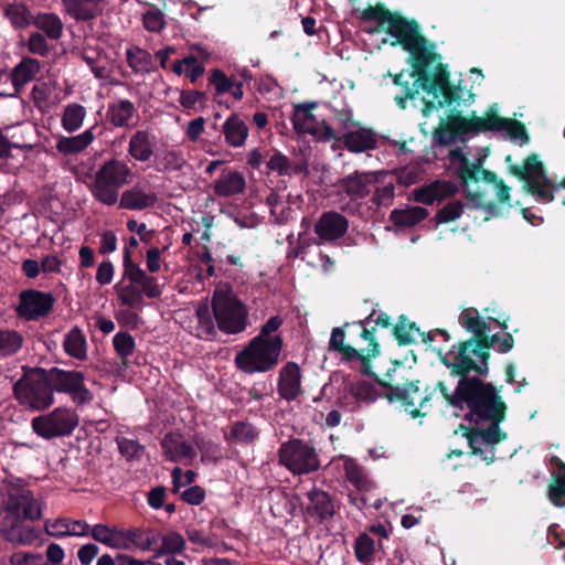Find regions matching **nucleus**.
Masks as SVG:
<instances>
[{
	"mask_svg": "<svg viewBox=\"0 0 565 565\" xmlns=\"http://www.w3.org/2000/svg\"><path fill=\"white\" fill-rule=\"evenodd\" d=\"M132 179L134 172L126 160L117 158L105 160L95 172L92 194L105 205H115L118 202L119 190L129 184Z\"/></svg>",
	"mask_w": 565,
	"mask_h": 565,
	"instance_id": "6",
	"label": "nucleus"
},
{
	"mask_svg": "<svg viewBox=\"0 0 565 565\" xmlns=\"http://www.w3.org/2000/svg\"><path fill=\"white\" fill-rule=\"evenodd\" d=\"M349 230V220L337 211L323 212L315 223L313 231L319 244H335Z\"/></svg>",
	"mask_w": 565,
	"mask_h": 565,
	"instance_id": "17",
	"label": "nucleus"
},
{
	"mask_svg": "<svg viewBox=\"0 0 565 565\" xmlns=\"http://www.w3.org/2000/svg\"><path fill=\"white\" fill-rule=\"evenodd\" d=\"M40 70L41 62L39 60L30 56H23L21 61L12 68L9 75L15 94L21 93L23 87L35 78Z\"/></svg>",
	"mask_w": 565,
	"mask_h": 565,
	"instance_id": "27",
	"label": "nucleus"
},
{
	"mask_svg": "<svg viewBox=\"0 0 565 565\" xmlns=\"http://www.w3.org/2000/svg\"><path fill=\"white\" fill-rule=\"evenodd\" d=\"M164 457L173 462L191 463L196 456L195 448L189 444L182 435L177 433L167 434L162 441Z\"/></svg>",
	"mask_w": 565,
	"mask_h": 565,
	"instance_id": "21",
	"label": "nucleus"
},
{
	"mask_svg": "<svg viewBox=\"0 0 565 565\" xmlns=\"http://www.w3.org/2000/svg\"><path fill=\"white\" fill-rule=\"evenodd\" d=\"M132 548L147 552L159 541V534L151 529L131 527L128 529Z\"/></svg>",
	"mask_w": 565,
	"mask_h": 565,
	"instance_id": "46",
	"label": "nucleus"
},
{
	"mask_svg": "<svg viewBox=\"0 0 565 565\" xmlns=\"http://www.w3.org/2000/svg\"><path fill=\"white\" fill-rule=\"evenodd\" d=\"M221 132L230 147L239 148L245 145L249 128L238 114L232 113L222 125Z\"/></svg>",
	"mask_w": 565,
	"mask_h": 565,
	"instance_id": "29",
	"label": "nucleus"
},
{
	"mask_svg": "<svg viewBox=\"0 0 565 565\" xmlns=\"http://www.w3.org/2000/svg\"><path fill=\"white\" fill-rule=\"evenodd\" d=\"M482 132L481 117L472 111L469 118L462 116V111L454 107L447 119H441L439 126L433 132V145L446 147L457 141L465 135H479Z\"/></svg>",
	"mask_w": 565,
	"mask_h": 565,
	"instance_id": "13",
	"label": "nucleus"
},
{
	"mask_svg": "<svg viewBox=\"0 0 565 565\" xmlns=\"http://www.w3.org/2000/svg\"><path fill=\"white\" fill-rule=\"evenodd\" d=\"M465 204L459 200L448 202L438 210L434 216L436 225L449 223L459 218L463 212Z\"/></svg>",
	"mask_w": 565,
	"mask_h": 565,
	"instance_id": "53",
	"label": "nucleus"
},
{
	"mask_svg": "<svg viewBox=\"0 0 565 565\" xmlns=\"http://www.w3.org/2000/svg\"><path fill=\"white\" fill-rule=\"evenodd\" d=\"M49 535L54 537L64 536H87L90 525L83 520H73L70 518H60L56 520H46L44 524Z\"/></svg>",
	"mask_w": 565,
	"mask_h": 565,
	"instance_id": "24",
	"label": "nucleus"
},
{
	"mask_svg": "<svg viewBox=\"0 0 565 565\" xmlns=\"http://www.w3.org/2000/svg\"><path fill=\"white\" fill-rule=\"evenodd\" d=\"M34 15L28 4L14 1L3 7V17L14 30H24L32 25Z\"/></svg>",
	"mask_w": 565,
	"mask_h": 565,
	"instance_id": "34",
	"label": "nucleus"
},
{
	"mask_svg": "<svg viewBox=\"0 0 565 565\" xmlns=\"http://www.w3.org/2000/svg\"><path fill=\"white\" fill-rule=\"evenodd\" d=\"M196 327L195 333L199 338L211 340L214 338L216 330L214 326V319L211 310L206 303H202L198 307L196 312Z\"/></svg>",
	"mask_w": 565,
	"mask_h": 565,
	"instance_id": "45",
	"label": "nucleus"
},
{
	"mask_svg": "<svg viewBox=\"0 0 565 565\" xmlns=\"http://www.w3.org/2000/svg\"><path fill=\"white\" fill-rule=\"evenodd\" d=\"M460 323L466 330L475 334L472 340H482L489 343L488 332L490 331V326L486 320L480 318L477 309L469 308L463 310L460 316Z\"/></svg>",
	"mask_w": 565,
	"mask_h": 565,
	"instance_id": "39",
	"label": "nucleus"
},
{
	"mask_svg": "<svg viewBox=\"0 0 565 565\" xmlns=\"http://www.w3.org/2000/svg\"><path fill=\"white\" fill-rule=\"evenodd\" d=\"M77 413L68 407H56L52 412L36 416L31 422L32 430L46 440L70 436L78 425Z\"/></svg>",
	"mask_w": 565,
	"mask_h": 565,
	"instance_id": "14",
	"label": "nucleus"
},
{
	"mask_svg": "<svg viewBox=\"0 0 565 565\" xmlns=\"http://www.w3.org/2000/svg\"><path fill=\"white\" fill-rule=\"evenodd\" d=\"M164 550L169 554L181 553L184 550L185 541L181 534L177 532L168 533L161 539Z\"/></svg>",
	"mask_w": 565,
	"mask_h": 565,
	"instance_id": "64",
	"label": "nucleus"
},
{
	"mask_svg": "<svg viewBox=\"0 0 565 565\" xmlns=\"http://www.w3.org/2000/svg\"><path fill=\"white\" fill-rule=\"evenodd\" d=\"M156 136L147 129L136 130L129 138L127 152L138 162H147L154 154Z\"/></svg>",
	"mask_w": 565,
	"mask_h": 565,
	"instance_id": "23",
	"label": "nucleus"
},
{
	"mask_svg": "<svg viewBox=\"0 0 565 565\" xmlns=\"http://www.w3.org/2000/svg\"><path fill=\"white\" fill-rule=\"evenodd\" d=\"M341 141L350 152H364L376 148L377 140L372 129L358 127L341 135Z\"/></svg>",
	"mask_w": 565,
	"mask_h": 565,
	"instance_id": "28",
	"label": "nucleus"
},
{
	"mask_svg": "<svg viewBox=\"0 0 565 565\" xmlns=\"http://www.w3.org/2000/svg\"><path fill=\"white\" fill-rule=\"evenodd\" d=\"M104 0H62L65 12L78 22L95 20L102 14L100 3Z\"/></svg>",
	"mask_w": 565,
	"mask_h": 565,
	"instance_id": "30",
	"label": "nucleus"
},
{
	"mask_svg": "<svg viewBox=\"0 0 565 565\" xmlns=\"http://www.w3.org/2000/svg\"><path fill=\"white\" fill-rule=\"evenodd\" d=\"M455 192L456 186L452 183L438 180L430 184L414 189L412 198L418 203L433 204L434 202H439L451 196Z\"/></svg>",
	"mask_w": 565,
	"mask_h": 565,
	"instance_id": "26",
	"label": "nucleus"
},
{
	"mask_svg": "<svg viewBox=\"0 0 565 565\" xmlns=\"http://www.w3.org/2000/svg\"><path fill=\"white\" fill-rule=\"evenodd\" d=\"M429 215L428 210L418 205H407L391 212L390 220L399 227H412Z\"/></svg>",
	"mask_w": 565,
	"mask_h": 565,
	"instance_id": "38",
	"label": "nucleus"
},
{
	"mask_svg": "<svg viewBox=\"0 0 565 565\" xmlns=\"http://www.w3.org/2000/svg\"><path fill=\"white\" fill-rule=\"evenodd\" d=\"M490 344L484 341L468 340L446 353L443 361L452 373L468 376L470 372L486 376L489 372Z\"/></svg>",
	"mask_w": 565,
	"mask_h": 565,
	"instance_id": "7",
	"label": "nucleus"
},
{
	"mask_svg": "<svg viewBox=\"0 0 565 565\" xmlns=\"http://www.w3.org/2000/svg\"><path fill=\"white\" fill-rule=\"evenodd\" d=\"M309 503L306 507L307 513L322 522L331 519L335 513V505L331 495L320 489H312L307 493Z\"/></svg>",
	"mask_w": 565,
	"mask_h": 565,
	"instance_id": "25",
	"label": "nucleus"
},
{
	"mask_svg": "<svg viewBox=\"0 0 565 565\" xmlns=\"http://www.w3.org/2000/svg\"><path fill=\"white\" fill-rule=\"evenodd\" d=\"M136 107L129 99L111 103L107 108V119L115 127H129L136 115Z\"/></svg>",
	"mask_w": 565,
	"mask_h": 565,
	"instance_id": "37",
	"label": "nucleus"
},
{
	"mask_svg": "<svg viewBox=\"0 0 565 565\" xmlns=\"http://www.w3.org/2000/svg\"><path fill=\"white\" fill-rule=\"evenodd\" d=\"M117 527H110L106 524L98 523L90 527V536L98 543L109 547Z\"/></svg>",
	"mask_w": 565,
	"mask_h": 565,
	"instance_id": "63",
	"label": "nucleus"
},
{
	"mask_svg": "<svg viewBox=\"0 0 565 565\" xmlns=\"http://www.w3.org/2000/svg\"><path fill=\"white\" fill-rule=\"evenodd\" d=\"M23 345V337L15 330L0 329V358L14 355Z\"/></svg>",
	"mask_w": 565,
	"mask_h": 565,
	"instance_id": "48",
	"label": "nucleus"
},
{
	"mask_svg": "<svg viewBox=\"0 0 565 565\" xmlns=\"http://www.w3.org/2000/svg\"><path fill=\"white\" fill-rule=\"evenodd\" d=\"M559 469L563 472L554 477V481L548 486L547 495L553 504L557 507H565V463H559Z\"/></svg>",
	"mask_w": 565,
	"mask_h": 565,
	"instance_id": "52",
	"label": "nucleus"
},
{
	"mask_svg": "<svg viewBox=\"0 0 565 565\" xmlns=\"http://www.w3.org/2000/svg\"><path fill=\"white\" fill-rule=\"evenodd\" d=\"M13 394L20 405L43 412L54 404V393L46 369L23 367V375L13 384Z\"/></svg>",
	"mask_w": 565,
	"mask_h": 565,
	"instance_id": "5",
	"label": "nucleus"
},
{
	"mask_svg": "<svg viewBox=\"0 0 565 565\" xmlns=\"http://www.w3.org/2000/svg\"><path fill=\"white\" fill-rule=\"evenodd\" d=\"M234 79L228 77L222 70L214 68L209 76V85L215 89V95L220 96L228 93L233 88Z\"/></svg>",
	"mask_w": 565,
	"mask_h": 565,
	"instance_id": "56",
	"label": "nucleus"
},
{
	"mask_svg": "<svg viewBox=\"0 0 565 565\" xmlns=\"http://www.w3.org/2000/svg\"><path fill=\"white\" fill-rule=\"evenodd\" d=\"M493 405L490 415L470 416V413L466 414V419L476 425H480L483 422H488L489 426L486 429L475 428L470 429L465 436L468 439L469 446L475 455H481L484 460L493 461V446L507 438V434L501 431L499 424L505 417L507 406L501 399L499 393L494 394L493 402L489 403Z\"/></svg>",
	"mask_w": 565,
	"mask_h": 565,
	"instance_id": "4",
	"label": "nucleus"
},
{
	"mask_svg": "<svg viewBox=\"0 0 565 565\" xmlns=\"http://www.w3.org/2000/svg\"><path fill=\"white\" fill-rule=\"evenodd\" d=\"M42 516L40 502L28 489L10 492L0 512V534L9 542L18 545H30L36 540L34 529L24 520H38Z\"/></svg>",
	"mask_w": 565,
	"mask_h": 565,
	"instance_id": "2",
	"label": "nucleus"
},
{
	"mask_svg": "<svg viewBox=\"0 0 565 565\" xmlns=\"http://www.w3.org/2000/svg\"><path fill=\"white\" fill-rule=\"evenodd\" d=\"M282 338L278 334L273 340L255 337L249 344L236 354L235 362L239 370L252 374L273 370L279 362Z\"/></svg>",
	"mask_w": 565,
	"mask_h": 565,
	"instance_id": "8",
	"label": "nucleus"
},
{
	"mask_svg": "<svg viewBox=\"0 0 565 565\" xmlns=\"http://www.w3.org/2000/svg\"><path fill=\"white\" fill-rule=\"evenodd\" d=\"M257 438V428L248 422H235L231 427L230 439L235 443L253 444Z\"/></svg>",
	"mask_w": 565,
	"mask_h": 565,
	"instance_id": "50",
	"label": "nucleus"
},
{
	"mask_svg": "<svg viewBox=\"0 0 565 565\" xmlns=\"http://www.w3.org/2000/svg\"><path fill=\"white\" fill-rule=\"evenodd\" d=\"M350 391L358 401L365 403H372L379 396L375 385L367 381L355 382L351 385Z\"/></svg>",
	"mask_w": 565,
	"mask_h": 565,
	"instance_id": "57",
	"label": "nucleus"
},
{
	"mask_svg": "<svg viewBox=\"0 0 565 565\" xmlns=\"http://www.w3.org/2000/svg\"><path fill=\"white\" fill-rule=\"evenodd\" d=\"M386 387L385 395L390 402H399L405 412L414 418L425 416L428 412V402L430 395L425 394L419 388V381L408 382L404 384L391 385L381 383Z\"/></svg>",
	"mask_w": 565,
	"mask_h": 565,
	"instance_id": "16",
	"label": "nucleus"
},
{
	"mask_svg": "<svg viewBox=\"0 0 565 565\" xmlns=\"http://www.w3.org/2000/svg\"><path fill=\"white\" fill-rule=\"evenodd\" d=\"M116 443L118 445L119 452L128 461L139 460L145 454V446L135 439L117 437Z\"/></svg>",
	"mask_w": 565,
	"mask_h": 565,
	"instance_id": "54",
	"label": "nucleus"
},
{
	"mask_svg": "<svg viewBox=\"0 0 565 565\" xmlns=\"http://www.w3.org/2000/svg\"><path fill=\"white\" fill-rule=\"evenodd\" d=\"M53 393L70 394L73 402L84 405L93 399L92 392L85 386V376L79 371H66L60 367L46 370Z\"/></svg>",
	"mask_w": 565,
	"mask_h": 565,
	"instance_id": "15",
	"label": "nucleus"
},
{
	"mask_svg": "<svg viewBox=\"0 0 565 565\" xmlns=\"http://www.w3.org/2000/svg\"><path fill=\"white\" fill-rule=\"evenodd\" d=\"M137 2L148 7V9L142 13L141 18L142 25L148 32L160 33L166 29L167 21L163 13V7L159 8L158 6L146 0H137Z\"/></svg>",
	"mask_w": 565,
	"mask_h": 565,
	"instance_id": "43",
	"label": "nucleus"
},
{
	"mask_svg": "<svg viewBox=\"0 0 565 565\" xmlns=\"http://www.w3.org/2000/svg\"><path fill=\"white\" fill-rule=\"evenodd\" d=\"M277 457L279 465L295 476L308 475L320 468L317 449L299 438L282 443Z\"/></svg>",
	"mask_w": 565,
	"mask_h": 565,
	"instance_id": "10",
	"label": "nucleus"
},
{
	"mask_svg": "<svg viewBox=\"0 0 565 565\" xmlns=\"http://www.w3.org/2000/svg\"><path fill=\"white\" fill-rule=\"evenodd\" d=\"M118 296L124 305L132 309H141L145 306L143 292L131 281L118 289Z\"/></svg>",
	"mask_w": 565,
	"mask_h": 565,
	"instance_id": "51",
	"label": "nucleus"
},
{
	"mask_svg": "<svg viewBox=\"0 0 565 565\" xmlns=\"http://www.w3.org/2000/svg\"><path fill=\"white\" fill-rule=\"evenodd\" d=\"M436 388L440 391L448 405L460 409L466 405L470 416L479 417L492 413L493 405L488 403L493 402V396L498 393L492 384L484 383L476 376H461L454 392H450L443 382H438Z\"/></svg>",
	"mask_w": 565,
	"mask_h": 565,
	"instance_id": "3",
	"label": "nucleus"
},
{
	"mask_svg": "<svg viewBox=\"0 0 565 565\" xmlns=\"http://www.w3.org/2000/svg\"><path fill=\"white\" fill-rule=\"evenodd\" d=\"M347 480L360 492H370L375 484L365 469L350 457H342Z\"/></svg>",
	"mask_w": 565,
	"mask_h": 565,
	"instance_id": "32",
	"label": "nucleus"
},
{
	"mask_svg": "<svg viewBox=\"0 0 565 565\" xmlns=\"http://www.w3.org/2000/svg\"><path fill=\"white\" fill-rule=\"evenodd\" d=\"M157 202L154 193H146L139 188H131L121 193L119 207L130 211H141L152 207Z\"/></svg>",
	"mask_w": 565,
	"mask_h": 565,
	"instance_id": "35",
	"label": "nucleus"
},
{
	"mask_svg": "<svg viewBox=\"0 0 565 565\" xmlns=\"http://www.w3.org/2000/svg\"><path fill=\"white\" fill-rule=\"evenodd\" d=\"M481 128L482 132L505 131L511 139H520L524 143L529 142L530 139L523 122L498 115L497 104L491 105L484 117H481Z\"/></svg>",
	"mask_w": 565,
	"mask_h": 565,
	"instance_id": "18",
	"label": "nucleus"
},
{
	"mask_svg": "<svg viewBox=\"0 0 565 565\" xmlns=\"http://www.w3.org/2000/svg\"><path fill=\"white\" fill-rule=\"evenodd\" d=\"M362 326L361 338L367 341L366 348L355 349L344 343L345 334L342 328H334L331 332L329 349L341 354L345 362L359 361L360 371L367 374L371 369V360L380 355V344L372 331L364 327V321H359Z\"/></svg>",
	"mask_w": 565,
	"mask_h": 565,
	"instance_id": "11",
	"label": "nucleus"
},
{
	"mask_svg": "<svg viewBox=\"0 0 565 565\" xmlns=\"http://www.w3.org/2000/svg\"><path fill=\"white\" fill-rule=\"evenodd\" d=\"M32 25L49 40L58 41L63 36L64 24L58 14L54 12H38Z\"/></svg>",
	"mask_w": 565,
	"mask_h": 565,
	"instance_id": "33",
	"label": "nucleus"
},
{
	"mask_svg": "<svg viewBox=\"0 0 565 565\" xmlns=\"http://www.w3.org/2000/svg\"><path fill=\"white\" fill-rule=\"evenodd\" d=\"M85 115L84 106L76 103L67 105L62 116L63 128L68 132L76 131L82 126Z\"/></svg>",
	"mask_w": 565,
	"mask_h": 565,
	"instance_id": "49",
	"label": "nucleus"
},
{
	"mask_svg": "<svg viewBox=\"0 0 565 565\" xmlns=\"http://www.w3.org/2000/svg\"><path fill=\"white\" fill-rule=\"evenodd\" d=\"M124 277L138 286L148 298H158L162 290L154 277L148 276L139 265L134 263L130 257V250L125 249L124 254Z\"/></svg>",
	"mask_w": 565,
	"mask_h": 565,
	"instance_id": "20",
	"label": "nucleus"
},
{
	"mask_svg": "<svg viewBox=\"0 0 565 565\" xmlns=\"http://www.w3.org/2000/svg\"><path fill=\"white\" fill-rule=\"evenodd\" d=\"M126 61L128 66L136 74H148L154 71L152 55L139 46L134 45L127 49Z\"/></svg>",
	"mask_w": 565,
	"mask_h": 565,
	"instance_id": "41",
	"label": "nucleus"
},
{
	"mask_svg": "<svg viewBox=\"0 0 565 565\" xmlns=\"http://www.w3.org/2000/svg\"><path fill=\"white\" fill-rule=\"evenodd\" d=\"M63 349L65 353L76 360L87 359L86 337L78 327L72 328L64 337Z\"/></svg>",
	"mask_w": 565,
	"mask_h": 565,
	"instance_id": "40",
	"label": "nucleus"
},
{
	"mask_svg": "<svg viewBox=\"0 0 565 565\" xmlns=\"http://www.w3.org/2000/svg\"><path fill=\"white\" fill-rule=\"evenodd\" d=\"M267 168L270 171H276L279 175L291 174V163L287 156L279 151H275L274 154L267 161Z\"/></svg>",
	"mask_w": 565,
	"mask_h": 565,
	"instance_id": "61",
	"label": "nucleus"
},
{
	"mask_svg": "<svg viewBox=\"0 0 565 565\" xmlns=\"http://www.w3.org/2000/svg\"><path fill=\"white\" fill-rule=\"evenodd\" d=\"M246 188L245 177L242 172L223 170L220 178L213 184L214 194L228 198L243 193Z\"/></svg>",
	"mask_w": 565,
	"mask_h": 565,
	"instance_id": "31",
	"label": "nucleus"
},
{
	"mask_svg": "<svg viewBox=\"0 0 565 565\" xmlns=\"http://www.w3.org/2000/svg\"><path fill=\"white\" fill-rule=\"evenodd\" d=\"M360 18L363 21H376L379 26L395 40L392 46L401 45L403 50L411 54L409 64L412 66V76L415 77L413 86L420 87L427 94L443 100L439 107L470 105L473 103L475 94L471 90L465 92L459 85L450 83V73L446 64L439 63L435 73L430 72L431 63L440 60V54L436 53L435 43L426 39L422 32L418 22L414 19L391 12L383 3L375 6L369 4Z\"/></svg>",
	"mask_w": 565,
	"mask_h": 565,
	"instance_id": "1",
	"label": "nucleus"
},
{
	"mask_svg": "<svg viewBox=\"0 0 565 565\" xmlns=\"http://www.w3.org/2000/svg\"><path fill=\"white\" fill-rule=\"evenodd\" d=\"M380 182L377 172L355 171L335 183L339 194H345L349 201L341 205V210L350 215H362L363 204L360 202L372 191L373 185Z\"/></svg>",
	"mask_w": 565,
	"mask_h": 565,
	"instance_id": "12",
	"label": "nucleus"
},
{
	"mask_svg": "<svg viewBox=\"0 0 565 565\" xmlns=\"http://www.w3.org/2000/svg\"><path fill=\"white\" fill-rule=\"evenodd\" d=\"M53 305L54 299L50 294L26 290L20 295L17 312L26 320H39L50 313Z\"/></svg>",
	"mask_w": 565,
	"mask_h": 565,
	"instance_id": "19",
	"label": "nucleus"
},
{
	"mask_svg": "<svg viewBox=\"0 0 565 565\" xmlns=\"http://www.w3.org/2000/svg\"><path fill=\"white\" fill-rule=\"evenodd\" d=\"M380 182L373 185L374 194L371 202L376 207L390 206L395 196V185L392 180L386 181L387 173L377 172Z\"/></svg>",
	"mask_w": 565,
	"mask_h": 565,
	"instance_id": "44",
	"label": "nucleus"
},
{
	"mask_svg": "<svg viewBox=\"0 0 565 565\" xmlns=\"http://www.w3.org/2000/svg\"><path fill=\"white\" fill-rule=\"evenodd\" d=\"M212 311L217 328L227 334H237L247 327L248 311L228 288H217L212 299Z\"/></svg>",
	"mask_w": 565,
	"mask_h": 565,
	"instance_id": "9",
	"label": "nucleus"
},
{
	"mask_svg": "<svg viewBox=\"0 0 565 565\" xmlns=\"http://www.w3.org/2000/svg\"><path fill=\"white\" fill-rule=\"evenodd\" d=\"M355 556L360 562L370 561L374 553V541L367 534H362L356 539L354 546Z\"/></svg>",
	"mask_w": 565,
	"mask_h": 565,
	"instance_id": "60",
	"label": "nucleus"
},
{
	"mask_svg": "<svg viewBox=\"0 0 565 565\" xmlns=\"http://www.w3.org/2000/svg\"><path fill=\"white\" fill-rule=\"evenodd\" d=\"M394 334L398 340L399 344H408L416 342L418 337H422L424 342L433 340L430 334H428L426 339L424 337V333L419 331L416 324L414 322L408 321L404 317H402L398 323L395 326Z\"/></svg>",
	"mask_w": 565,
	"mask_h": 565,
	"instance_id": "47",
	"label": "nucleus"
},
{
	"mask_svg": "<svg viewBox=\"0 0 565 565\" xmlns=\"http://www.w3.org/2000/svg\"><path fill=\"white\" fill-rule=\"evenodd\" d=\"M277 391L285 401H294L301 392V371L297 363L288 362L279 372Z\"/></svg>",
	"mask_w": 565,
	"mask_h": 565,
	"instance_id": "22",
	"label": "nucleus"
},
{
	"mask_svg": "<svg viewBox=\"0 0 565 565\" xmlns=\"http://www.w3.org/2000/svg\"><path fill=\"white\" fill-rule=\"evenodd\" d=\"M317 102L301 103L294 106L291 122L297 132L316 134L315 126L317 124V119L312 114V110L317 108Z\"/></svg>",
	"mask_w": 565,
	"mask_h": 565,
	"instance_id": "36",
	"label": "nucleus"
},
{
	"mask_svg": "<svg viewBox=\"0 0 565 565\" xmlns=\"http://www.w3.org/2000/svg\"><path fill=\"white\" fill-rule=\"evenodd\" d=\"M113 344L121 360H126L135 351V339L128 332H118L113 339Z\"/></svg>",
	"mask_w": 565,
	"mask_h": 565,
	"instance_id": "59",
	"label": "nucleus"
},
{
	"mask_svg": "<svg viewBox=\"0 0 565 565\" xmlns=\"http://www.w3.org/2000/svg\"><path fill=\"white\" fill-rule=\"evenodd\" d=\"M26 49L31 54L46 57L50 54L52 47L44 34L41 32H32L28 38Z\"/></svg>",
	"mask_w": 565,
	"mask_h": 565,
	"instance_id": "55",
	"label": "nucleus"
},
{
	"mask_svg": "<svg viewBox=\"0 0 565 565\" xmlns=\"http://www.w3.org/2000/svg\"><path fill=\"white\" fill-rule=\"evenodd\" d=\"M209 100L207 93L196 89H183L180 93V105L185 109H193L196 104H200L202 108L206 106Z\"/></svg>",
	"mask_w": 565,
	"mask_h": 565,
	"instance_id": "58",
	"label": "nucleus"
},
{
	"mask_svg": "<svg viewBox=\"0 0 565 565\" xmlns=\"http://www.w3.org/2000/svg\"><path fill=\"white\" fill-rule=\"evenodd\" d=\"M94 140L90 129L73 137H60L56 141V150L65 156L75 154L85 150Z\"/></svg>",
	"mask_w": 565,
	"mask_h": 565,
	"instance_id": "42",
	"label": "nucleus"
},
{
	"mask_svg": "<svg viewBox=\"0 0 565 565\" xmlns=\"http://www.w3.org/2000/svg\"><path fill=\"white\" fill-rule=\"evenodd\" d=\"M458 175L463 184L468 181L478 182L480 179V164L470 163L468 158H463V162L460 163Z\"/></svg>",
	"mask_w": 565,
	"mask_h": 565,
	"instance_id": "62",
	"label": "nucleus"
}]
</instances>
